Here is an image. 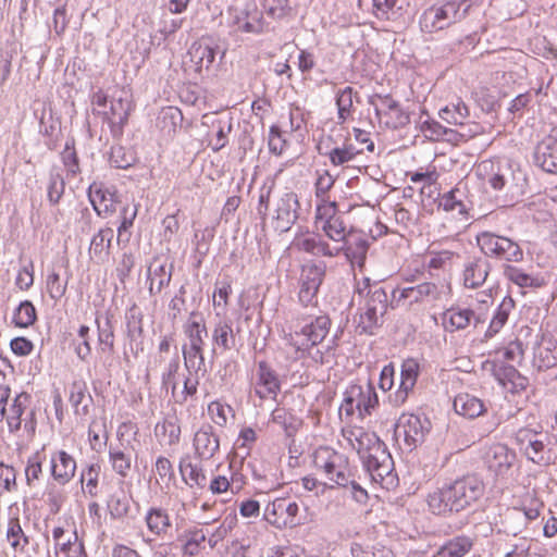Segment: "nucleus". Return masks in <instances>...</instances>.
Masks as SVG:
<instances>
[{"label": "nucleus", "instance_id": "obj_1", "mask_svg": "<svg viewBox=\"0 0 557 557\" xmlns=\"http://www.w3.org/2000/svg\"><path fill=\"white\" fill-rule=\"evenodd\" d=\"M484 483L475 475H465L428 495L432 513L447 516L472 507L483 495Z\"/></svg>", "mask_w": 557, "mask_h": 557}, {"label": "nucleus", "instance_id": "obj_2", "mask_svg": "<svg viewBox=\"0 0 557 557\" xmlns=\"http://www.w3.org/2000/svg\"><path fill=\"white\" fill-rule=\"evenodd\" d=\"M345 440L358 453L374 482L383 484L393 476L394 461L384 444L374 432L355 426L343 431Z\"/></svg>", "mask_w": 557, "mask_h": 557}, {"label": "nucleus", "instance_id": "obj_3", "mask_svg": "<svg viewBox=\"0 0 557 557\" xmlns=\"http://www.w3.org/2000/svg\"><path fill=\"white\" fill-rule=\"evenodd\" d=\"M472 7L471 0H449L428 8L420 16L423 33H435L465 20Z\"/></svg>", "mask_w": 557, "mask_h": 557}, {"label": "nucleus", "instance_id": "obj_4", "mask_svg": "<svg viewBox=\"0 0 557 557\" xmlns=\"http://www.w3.org/2000/svg\"><path fill=\"white\" fill-rule=\"evenodd\" d=\"M476 244L484 255L483 258H493L505 262H521L523 260L522 248L509 237L485 231L478 234Z\"/></svg>", "mask_w": 557, "mask_h": 557}, {"label": "nucleus", "instance_id": "obj_5", "mask_svg": "<svg viewBox=\"0 0 557 557\" xmlns=\"http://www.w3.org/2000/svg\"><path fill=\"white\" fill-rule=\"evenodd\" d=\"M314 466L324 472L326 478L336 485L347 487L350 482L348 459L341 453L329 447H320L314 454Z\"/></svg>", "mask_w": 557, "mask_h": 557}, {"label": "nucleus", "instance_id": "obj_6", "mask_svg": "<svg viewBox=\"0 0 557 557\" xmlns=\"http://www.w3.org/2000/svg\"><path fill=\"white\" fill-rule=\"evenodd\" d=\"M300 203L293 190L281 193L274 201L272 223L275 231L285 233L292 228L299 218Z\"/></svg>", "mask_w": 557, "mask_h": 557}, {"label": "nucleus", "instance_id": "obj_7", "mask_svg": "<svg viewBox=\"0 0 557 557\" xmlns=\"http://www.w3.org/2000/svg\"><path fill=\"white\" fill-rule=\"evenodd\" d=\"M299 506L289 497H278L269 503L264 509V519L272 525L283 528H294L299 524Z\"/></svg>", "mask_w": 557, "mask_h": 557}, {"label": "nucleus", "instance_id": "obj_8", "mask_svg": "<svg viewBox=\"0 0 557 557\" xmlns=\"http://www.w3.org/2000/svg\"><path fill=\"white\" fill-rule=\"evenodd\" d=\"M430 430L431 422L429 419L412 413H404L398 419L395 434L396 436H404L409 448H416L425 441Z\"/></svg>", "mask_w": 557, "mask_h": 557}, {"label": "nucleus", "instance_id": "obj_9", "mask_svg": "<svg viewBox=\"0 0 557 557\" xmlns=\"http://www.w3.org/2000/svg\"><path fill=\"white\" fill-rule=\"evenodd\" d=\"M337 205L335 201L319 205L317 208L315 223L321 225V230L333 242H344L348 236L346 226L341 216L336 215Z\"/></svg>", "mask_w": 557, "mask_h": 557}, {"label": "nucleus", "instance_id": "obj_10", "mask_svg": "<svg viewBox=\"0 0 557 557\" xmlns=\"http://www.w3.org/2000/svg\"><path fill=\"white\" fill-rule=\"evenodd\" d=\"M230 14L233 17L234 25L244 33L259 34L264 29L262 13L258 10L253 1H247L242 5L230 8Z\"/></svg>", "mask_w": 557, "mask_h": 557}, {"label": "nucleus", "instance_id": "obj_11", "mask_svg": "<svg viewBox=\"0 0 557 557\" xmlns=\"http://www.w3.org/2000/svg\"><path fill=\"white\" fill-rule=\"evenodd\" d=\"M326 265L322 262L307 264L302 268L300 276L299 300L302 305H312L317 298L319 287L325 276Z\"/></svg>", "mask_w": 557, "mask_h": 557}, {"label": "nucleus", "instance_id": "obj_12", "mask_svg": "<svg viewBox=\"0 0 557 557\" xmlns=\"http://www.w3.org/2000/svg\"><path fill=\"white\" fill-rule=\"evenodd\" d=\"M533 161L543 171L557 174V126L536 145Z\"/></svg>", "mask_w": 557, "mask_h": 557}, {"label": "nucleus", "instance_id": "obj_13", "mask_svg": "<svg viewBox=\"0 0 557 557\" xmlns=\"http://www.w3.org/2000/svg\"><path fill=\"white\" fill-rule=\"evenodd\" d=\"M542 432H537L530 428H520L516 432V441L520 445L527 458L534 463H542L544 461L543 450L545 448V441Z\"/></svg>", "mask_w": 557, "mask_h": 557}, {"label": "nucleus", "instance_id": "obj_14", "mask_svg": "<svg viewBox=\"0 0 557 557\" xmlns=\"http://www.w3.org/2000/svg\"><path fill=\"white\" fill-rule=\"evenodd\" d=\"M337 249L344 252L352 267L362 268L367 258L369 242L363 233L350 231L343 245L338 246Z\"/></svg>", "mask_w": 557, "mask_h": 557}, {"label": "nucleus", "instance_id": "obj_15", "mask_svg": "<svg viewBox=\"0 0 557 557\" xmlns=\"http://www.w3.org/2000/svg\"><path fill=\"white\" fill-rule=\"evenodd\" d=\"M218 45L211 38H201L191 44L188 49L190 62L195 65V71L201 73L202 70H209L215 60Z\"/></svg>", "mask_w": 557, "mask_h": 557}, {"label": "nucleus", "instance_id": "obj_16", "mask_svg": "<svg viewBox=\"0 0 557 557\" xmlns=\"http://www.w3.org/2000/svg\"><path fill=\"white\" fill-rule=\"evenodd\" d=\"M382 108H375V114L386 127L397 129L409 123V115L399 103L389 96L380 97Z\"/></svg>", "mask_w": 557, "mask_h": 557}, {"label": "nucleus", "instance_id": "obj_17", "mask_svg": "<svg viewBox=\"0 0 557 557\" xmlns=\"http://www.w3.org/2000/svg\"><path fill=\"white\" fill-rule=\"evenodd\" d=\"M76 461L65 450H58L50 458V474L59 485L67 484L75 475Z\"/></svg>", "mask_w": 557, "mask_h": 557}, {"label": "nucleus", "instance_id": "obj_18", "mask_svg": "<svg viewBox=\"0 0 557 557\" xmlns=\"http://www.w3.org/2000/svg\"><path fill=\"white\" fill-rule=\"evenodd\" d=\"M492 265L488 259L483 257L470 258L463 268V285L467 288H479L487 280Z\"/></svg>", "mask_w": 557, "mask_h": 557}, {"label": "nucleus", "instance_id": "obj_19", "mask_svg": "<svg viewBox=\"0 0 557 557\" xmlns=\"http://www.w3.org/2000/svg\"><path fill=\"white\" fill-rule=\"evenodd\" d=\"M399 296L396 297V290L394 292V300L397 305L401 300H408L409 304L424 302L436 300L440 297V288L436 284L431 282H424L416 286L405 287L398 290Z\"/></svg>", "mask_w": 557, "mask_h": 557}, {"label": "nucleus", "instance_id": "obj_20", "mask_svg": "<svg viewBox=\"0 0 557 557\" xmlns=\"http://www.w3.org/2000/svg\"><path fill=\"white\" fill-rule=\"evenodd\" d=\"M255 392L261 399H275L280 392L278 379L264 361H260L258 364V380L256 382Z\"/></svg>", "mask_w": 557, "mask_h": 557}, {"label": "nucleus", "instance_id": "obj_21", "mask_svg": "<svg viewBox=\"0 0 557 557\" xmlns=\"http://www.w3.org/2000/svg\"><path fill=\"white\" fill-rule=\"evenodd\" d=\"M194 447L201 460H209L214 456L220 448V440L211 425H205L195 433Z\"/></svg>", "mask_w": 557, "mask_h": 557}, {"label": "nucleus", "instance_id": "obj_22", "mask_svg": "<svg viewBox=\"0 0 557 557\" xmlns=\"http://www.w3.org/2000/svg\"><path fill=\"white\" fill-rule=\"evenodd\" d=\"M419 376V363L414 359H406L401 364L400 384L395 395L396 404H404L413 389Z\"/></svg>", "mask_w": 557, "mask_h": 557}, {"label": "nucleus", "instance_id": "obj_23", "mask_svg": "<svg viewBox=\"0 0 557 557\" xmlns=\"http://www.w3.org/2000/svg\"><path fill=\"white\" fill-rule=\"evenodd\" d=\"M515 459V453L502 444L492 446L486 453L488 468L496 474H505L511 468Z\"/></svg>", "mask_w": 557, "mask_h": 557}, {"label": "nucleus", "instance_id": "obj_24", "mask_svg": "<svg viewBox=\"0 0 557 557\" xmlns=\"http://www.w3.org/2000/svg\"><path fill=\"white\" fill-rule=\"evenodd\" d=\"M542 508L543 504L539 500H532L531 506L525 507L524 509L513 508L507 515L506 519L516 522L517 525L509 527L507 532L516 536L525 528L528 521L535 520L540 517Z\"/></svg>", "mask_w": 557, "mask_h": 557}, {"label": "nucleus", "instance_id": "obj_25", "mask_svg": "<svg viewBox=\"0 0 557 557\" xmlns=\"http://www.w3.org/2000/svg\"><path fill=\"white\" fill-rule=\"evenodd\" d=\"M212 342L224 351L236 347V334L233 330V322L225 317L219 318L212 330Z\"/></svg>", "mask_w": 557, "mask_h": 557}, {"label": "nucleus", "instance_id": "obj_26", "mask_svg": "<svg viewBox=\"0 0 557 557\" xmlns=\"http://www.w3.org/2000/svg\"><path fill=\"white\" fill-rule=\"evenodd\" d=\"M331 325V320L326 315L317 317L310 323L305 324L300 334L305 337L302 342L305 344H311V346H318L327 335ZM299 333L296 332V336Z\"/></svg>", "mask_w": 557, "mask_h": 557}, {"label": "nucleus", "instance_id": "obj_27", "mask_svg": "<svg viewBox=\"0 0 557 557\" xmlns=\"http://www.w3.org/2000/svg\"><path fill=\"white\" fill-rule=\"evenodd\" d=\"M454 409L456 413L469 419L478 418L486 411L483 400L468 393L455 397Z\"/></svg>", "mask_w": 557, "mask_h": 557}, {"label": "nucleus", "instance_id": "obj_28", "mask_svg": "<svg viewBox=\"0 0 557 557\" xmlns=\"http://www.w3.org/2000/svg\"><path fill=\"white\" fill-rule=\"evenodd\" d=\"M114 237V231L111 227H104L98 231L91 238L89 253L91 259L97 262H104L109 258L111 242Z\"/></svg>", "mask_w": 557, "mask_h": 557}, {"label": "nucleus", "instance_id": "obj_29", "mask_svg": "<svg viewBox=\"0 0 557 557\" xmlns=\"http://www.w3.org/2000/svg\"><path fill=\"white\" fill-rule=\"evenodd\" d=\"M112 318L113 315L109 312L96 318L99 350L104 354L114 352V326Z\"/></svg>", "mask_w": 557, "mask_h": 557}, {"label": "nucleus", "instance_id": "obj_30", "mask_svg": "<svg viewBox=\"0 0 557 557\" xmlns=\"http://www.w3.org/2000/svg\"><path fill=\"white\" fill-rule=\"evenodd\" d=\"M185 333L189 339V347L203 348L208 331L199 312L193 311L190 313L189 320L185 324Z\"/></svg>", "mask_w": 557, "mask_h": 557}, {"label": "nucleus", "instance_id": "obj_31", "mask_svg": "<svg viewBox=\"0 0 557 557\" xmlns=\"http://www.w3.org/2000/svg\"><path fill=\"white\" fill-rule=\"evenodd\" d=\"M30 404V395L22 392L17 394L9 409L7 410L5 417L10 432H16L22 425V416Z\"/></svg>", "mask_w": 557, "mask_h": 557}, {"label": "nucleus", "instance_id": "obj_32", "mask_svg": "<svg viewBox=\"0 0 557 557\" xmlns=\"http://www.w3.org/2000/svg\"><path fill=\"white\" fill-rule=\"evenodd\" d=\"M473 546V541L466 535L456 536L446 542L434 557H463Z\"/></svg>", "mask_w": 557, "mask_h": 557}, {"label": "nucleus", "instance_id": "obj_33", "mask_svg": "<svg viewBox=\"0 0 557 557\" xmlns=\"http://www.w3.org/2000/svg\"><path fill=\"white\" fill-rule=\"evenodd\" d=\"M108 455L112 470L121 478H127L133 463L131 454L120 446L111 445L109 447Z\"/></svg>", "mask_w": 557, "mask_h": 557}, {"label": "nucleus", "instance_id": "obj_34", "mask_svg": "<svg viewBox=\"0 0 557 557\" xmlns=\"http://www.w3.org/2000/svg\"><path fill=\"white\" fill-rule=\"evenodd\" d=\"M366 289L363 304L379 311V313H386L388 299L385 289L377 284L373 286L367 285L364 288L358 289L359 296H363Z\"/></svg>", "mask_w": 557, "mask_h": 557}, {"label": "nucleus", "instance_id": "obj_35", "mask_svg": "<svg viewBox=\"0 0 557 557\" xmlns=\"http://www.w3.org/2000/svg\"><path fill=\"white\" fill-rule=\"evenodd\" d=\"M180 470L183 480L190 487H197L199 490L207 487L208 479L200 463L182 461L180 465Z\"/></svg>", "mask_w": 557, "mask_h": 557}, {"label": "nucleus", "instance_id": "obj_36", "mask_svg": "<svg viewBox=\"0 0 557 557\" xmlns=\"http://www.w3.org/2000/svg\"><path fill=\"white\" fill-rule=\"evenodd\" d=\"M298 246L301 250L314 256L336 257L341 253L337 246L331 247L320 236L304 238L298 243Z\"/></svg>", "mask_w": 557, "mask_h": 557}, {"label": "nucleus", "instance_id": "obj_37", "mask_svg": "<svg viewBox=\"0 0 557 557\" xmlns=\"http://www.w3.org/2000/svg\"><path fill=\"white\" fill-rule=\"evenodd\" d=\"M91 401L92 398L87 393V386L85 382L78 381L71 385L70 403L73 406L76 414L86 416L88 413V408Z\"/></svg>", "mask_w": 557, "mask_h": 557}, {"label": "nucleus", "instance_id": "obj_38", "mask_svg": "<svg viewBox=\"0 0 557 557\" xmlns=\"http://www.w3.org/2000/svg\"><path fill=\"white\" fill-rule=\"evenodd\" d=\"M473 317L474 312L470 309L450 308L444 313L443 322L446 330L453 332L466 329Z\"/></svg>", "mask_w": 557, "mask_h": 557}, {"label": "nucleus", "instance_id": "obj_39", "mask_svg": "<svg viewBox=\"0 0 557 557\" xmlns=\"http://www.w3.org/2000/svg\"><path fill=\"white\" fill-rule=\"evenodd\" d=\"M146 524L154 535L165 534L171 527V520L166 510L152 507L146 515Z\"/></svg>", "mask_w": 557, "mask_h": 557}, {"label": "nucleus", "instance_id": "obj_40", "mask_svg": "<svg viewBox=\"0 0 557 557\" xmlns=\"http://www.w3.org/2000/svg\"><path fill=\"white\" fill-rule=\"evenodd\" d=\"M359 310L360 317L357 329L360 330V333L373 334L374 330L382 325L385 313H379V311L364 304Z\"/></svg>", "mask_w": 557, "mask_h": 557}, {"label": "nucleus", "instance_id": "obj_41", "mask_svg": "<svg viewBox=\"0 0 557 557\" xmlns=\"http://www.w3.org/2000/svg\"><path fill=\"white\" fill-rule=\"evenodd\" d=\"M129 111L131 103L128 100H125L122 97L117 99L113 98L110 106V115H108V121L111 126L113 128L117 127L119 131H121L128 120Z\"/></svg>", "mask_w": 557, "mask_h": 557}, {"label": "nucleus", "instance_id": "obj_42", "mask_svg": "<svg viewBox=\"0 0 557 557\" xmlns=\"http://www.w3.org/2000/svg\"><path fill=\"white\" fill-rule=\"evenodd\" d=\"M89 199L98 215L112 213L116 210L114 195L97 189L92 191V187L89 188Z\"/></svg>", "mask_w": 557, "mask_h": 557}, {"label": "nucleus", "instance_id": "obj_43", "mask_svg": "<svg viewBox=\"0 0 557 557\" xmlns=\"http://www.w3.org/2000/svg\"><path fill=\"white\" fill-rule=\"evenodd\" d=\"M515 307V301L511 297H505L500 305L497 307L496 312L490 323L486 336L492 337L505 325L508 320L509 313Z\"/></svg>", "mask_w": 557, "mask_h": 557}, {"label": "nucleus", "instance_id": "obj_44", "mask_svg": "<svg viewBox=\"0 0 557 557\" xmlns=\"http://www.w3.org/2000/svg\"><path fill=\"white\" fill-rule=\"evenodd\" d=\"M359 386L361 387V393L358 395L356 408L359 416L363 418L366 414H370L371 410L379 405V397L370 383L359 384Z\"/></svg>", "mask_w": 557, "mask_h": 557}, {"label": "nucleus", "instance_id": "obj_45", "mask_svg": "<svg viewBox=\"0 0 557 557\" xmlns=\"http://www.w3.org/2000/svg\"><path fill=\"white\" fill-rule=\"evenodd\" d=\"M172 264L169 271H166L165 264H159L154 268L151 265L149 268V293L151 295L159 294L165 286L170 284L172 278Z\"/></svg>", "mask_w": 557, "mask_h": 557}, {"label": "nucleus", "instance_id": "obj_46", "mask_svg": "<svg viewBox=\"0 0 557 557\" xmlns=\"http://www.w3.org/2000/svg\"><path fill=\"white\" fill-rule=\"evenodd\" d=\"M107 506L110 516L113 519H123L129 512L131 497H128L126 493L121 490L110 495Z\"/></svg>", "mask_w": 557, "mask_h": 557}, {"label": "nucleus", "instance_id": "obj_47", "mask_svg": "<svg viewBox=\"0 0 557 557\" xmlns=\"http://www.w3.org/2000/svg\"><path fill=\"white\" fill-rule=\"evenodd\" d=\"M463 197V191H461L459 187H456L442 196L438 207L447 212L456 211L459 214H465L467 213V203Z\"/></svg>", "mask_w": 557, "mask_h": 557}, {"label": "nucleus", "instance_id": "obj_48", "mask_svg": "<svg viewBox=\"0 0 557 557\" xmlns=\"http://www.w3.org/2000/svg\"><path fill=\"white\" fill-rule=\"evenodd\" d=\"M271 418L274 423L284 429L287 436L294 435L300 425V420L285 408H275L272 411Z\"/></svg>", "mask_w": 557, "mask_h": 557}, {"label": "nucleus", "instance_id": "obj_49", "mask_svg": "<svg viewBox=\"0 0 557 557\" xmlns=\"http://www.w3.org/2000/svg\"><path fill=\"white\" fill-rule=\"evenodd\" d=\"M287 341L288 344L295 348V359L309 357L317 363L323 364L325 362L324 354L319 348H315L317 346L305 344V342L299 343L292 334L288 335Z\"/></svg>", "mask_w": 557, "mask_h": 557}, {"label": "nucleus", "instance_id": "obj_50", "mask_svg": "<svg viewBox=\"0 0 557 557\" xmlns=\"http://www.w3.org/2000/svg\"><path fill=\"white\" fill-rule=\"evenodd\" d=\"M183 357L185 360V367L189 372L194 371L196 375H198L200 372L202 375L206 374L207 369L203 357V348L189 347L187 349L184 347Z\"/></svg>", "mask_w": 557, "mask_h": 557}, {"label": "nucleus", "instance_id": "obj_51", "mask_svg": "<svg viewBox=\"0 0 557 557\" xmlns=\"http://www.w3.org/2000/svg\"><path fill=\"white\" fill-rule=\"evenodd\" d=\"M212 127L215 128V135L210 140V144L214 151H219L227 144L228 134L233 128L232 119H218L212 123Z\"/></svg>", "mask_w": 557, "mask_h": 557}, {"label": "nucleus", "instance_id": "obj_52", "mask_svg": "<svg viewBox=\"0 0 557 557\" xmlns=\"http://www.w3.org/2000/svg\"><path fill=\"white\" fill-rule=\"evenodd\" d=\"M37 313L29 300L22 301L13 314V323L17 327H28L35 323Z\"/></svg>", "mask_w": 557, "mask_h": 557}, {"label": "nucleus", "instance_id": "obj_53", "mask_svg": "<svg viewBox=\"0 0 557 557\" xmlns=\"http://www.w3.org/2000/svg\"><path fill=\"white\" fill-rule=\"evenodd\" d=\"M7 539L15 552H23L28 544V537L25 535L17 518L10 519Z\"/></svg>", "mask_w": 557, "mask_h": 557}, {"label": "nucleus", "instance_id": "obj_54", "mask_svg": "<svg viewBox=\"0 0 557 557\" xmlns=\"http://www.w3.org/2000/svg\"><path fill=\"white\" fill-rule=\"evenodd\" d=\"M154 434L160 441L165 442L168 445H174L180 441L181 428L174 421L164 420L163 422L157 423Z\"/></svg>", "mask_w": 557, "mask_h": 557}, {"label": "nucleus", "instance_id": "obj_55", "mask_svg": "<svg viewBox=\"0 0 557 557\" xmlns=\"http://www.w3.org/2000/svg\"><path fill=\"white\" fill-rule=\"evenodd\" d=\"M469 115L468 107L459 100L457 103L446 106L440 110V116L448 124H461L463 120Z\"/></svg>", "mask_w": 557, "mask_h": 557}, {"label": "nucleus", "instance_id": "obj_56", "mask_svg": "<svg viewBox=\"0 0 557 557\" xmlns=\"http://www.w3.org/2000/svg\"><path fill=\"white\" fill-rule=\"evenodd\" d=\"M419 125L421 132L424 136L431 140H438L443 136H449V131L446 127L442 126L438 122L429 117V115L421 114L419 119Z\"/></svg>", "mask_w": 557, "mask_h": 557}, {"label": "nucleus", "instance_id": "obj_57", "mask_svg": "<svg viewBox=\"0 0 557 557\" xmlns=\"http://www.w3.org/2000/svg\"><path fill=\"white\" fill-rule=\"evenodd\" d=\"M62 162L67 171V175L75 176L81 172L79 160L74 147V139L65 143V147L61 152Z\"/></svg>", "mask_w": 557, "mask_h": 557}, {"label": "nucleus", "instance_id": "obj_58", "mask_svg": "<svg viewBox=\"0 0 557 557\" xmlns=\"http://www.w3.org/2000/svg\"><path fill=\"white\" fill-rule=\"evenodd\" d=\"M110 162L116 169H127L134 164L135 156L122 146H113L110 152Z\"/></svg>", "mask_w": 557, "mask_h": 557}, {"label": "nucleus", "instance_id": "obj_59", "mask_svg": "<svg viewBox=\"0 0 557 557\" xmlns=\"http://www.w3.org/2000/svg\"><path fill=\"white\" fill-rule=\"evenodd\" d=\"M504 274L510 282L517 284L520 287H532L540 285L536 278L524 273L517 267H512L509 264L505 265Z\"/></svg>", "mask_w": 557, "mask_h": 557}, {"label": "nucleus", "instance_id": "obj_60", "mask_svg": "<svg viewBox=\"0 0 557 557\" xmlns=\"http://www.w3.org/2000/svg\"><path fill=\"white\" fill-rule=\"evenodd\" d=\"M354 89L345 87L339 90L336 96V104L338 109V119L344 122L350 114L352 108Z\"/></svg>", "mask_w": 557, "mask_h": 557}, {"label": "nucleus", "instance_id": "obj_61", "mask_svg": "<svg viewBox=\"0 0 557 557\" xmlns=\"http://www.w3.org/2000/svg\"><path fill=\"white\" fill-rule=\"evenodd\" d=\"M361 393V387L359 386V384H352L350 386L347 387L346 392H345V395H344V400L341 405V408L339 410L341 411H344L346 413V416H352L355 413V411L357 410L356 408V405H357V398H358V395H360Z\"/></svg>", "mask_w": 557, "mask_h": 557}, {"label": "nucleus", "instance_id": "obj_62", "mask_svg": "<svg viewBox=\"0 0 557 557\" xmlns=\"http://www.w3.org/2000/svg\"><path fill=\"white\" fill-rule=\"evenodd\" d=\"M187 541L183 546L184 555L194 556L198 554L199 546L206 540L202 530H189L186 532Z\"/></svg>", "mask_w": 557, "mask_h": 557}, {"label": "nucleus", "instance_id": "obj_63", "mask_svg": "<svg viewBox=\"0 0 557 557\" xmlns=\"http://www.w3.org/2000/svg\"><path fill=\"white\" fill-rule=\"evenodd\" d=\"M67 281L61 282L60 275L57 272H52L47 277V292L53 300L61 299L66 292Z\"/></svg>", "mask_w": 557, "mask_h": 557}, {"label": "nucleus", "instance_id": "obj_64", "mask_svg": "<svg viewBox=\"0 0 557 557\" xmlns=\"http://www.w3.org/2000/svg\"><path fill=\"white\" fill-rule=\"evenodd\" d=\"M262 5L273 18H282L290 11L289 0H263Z\"/></svg>", "mask_w": 557, "mask_h": 557}]
</instances>
